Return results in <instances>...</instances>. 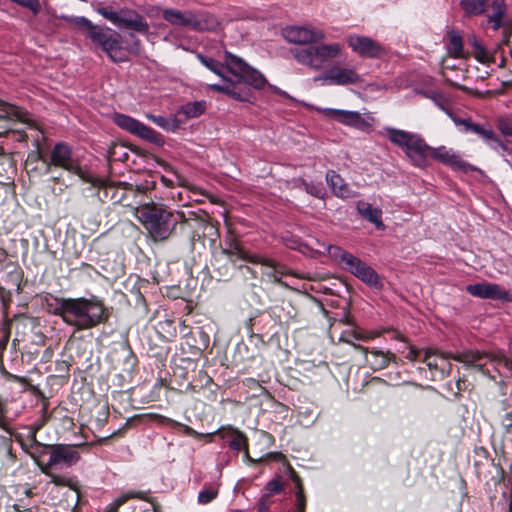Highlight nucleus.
Returning a JSON list of instances; mask_svg holds the SVG:
<instances>
[{"instance_id": "c03bdc74", "label": "nucleus", "mask_w": 512, "mask_h": 512, "mask_svg": "<svg viewBox=\"0 0 512 512\" xmlns=\"http://www.w3.org/2000/svg\"><path fill=\"white\" fill-rule=\"evenodd\" d=\"M416 93L419 94V95H422L428 99H431L433 100L439 107H441L442 109L443 106L440 104V102L444 99L443 98V95L437 91V90H433V89H419V88H416L415 89Z\"/></svg>"}, {"instance_id": "2eb2a0df", "label": "nucleus", "mask_w": 512, "mask_h": 512, "mask_svg": "<svg viewBox=\"0 0 512 512\" xmlns=\"http://www.w3.org/2000/svg\"><path fill=\"white\" fill-rule=\"evenodd\" d=\"M347 44L354 53L362 58L377 59L385 55V47L378 41L363 35L353 34L347 37Z\"/></svg>"}, {"instance_id": "3c124183", "label": "nucleus", "mask_w": 512, "mask_h": 512, "mask_svg": "<svg viewBox=\"0 0 512 512\" xmlns=\"http://www.w3.org/2000/svg\"><path fill=\"white\" fill-rule=\"evenodd\" d=\"M500 131L509 137H512V121L502 120L499 123Z\"/></svg>"}, {"instance_id": "69168bd1", "label": "nucleus", "mask_w": 512, "mask_h": 512, "mask_svg": "<svg viewBox=\"0 0 512 512\" xmlns=\"http://www.w3.org/2000/svg\"><path fill=\"white\" fill-rule=\"evenodd\" d=\"M32 494L31 490L27 491V495L30 496Z\"/></svg>"}, {"instance_id": "f8f14e48", "label": "nucleus", "mask_w": 512, "mask_h": 512, "mask_svg": "<svg viewBox=\"0 0 512 512\" xmlns=\"http://www.w3.org/2000/svg\"><path fill=\"white\" fill-rule=\"evenodd\" d=\"M101 16L118 27H123L141 34H147L149 24L137 11L124 8L115 11L111 6H102L96 10Z\"/></svg>"}, {"instance_id": "f3484780", "label": "nucleus", "mask_w": 512, "mask_h": 512, "mask_svg": "<svg viewBox=\"0 0 512 512\" xmlns=\"http://www.w3.org/2000/svg\"><path fill=\"white\" fill-rule=\"evenodd\" d=\"M487 22L494 31L504 28V41L507 42L511 35V27L506 20L507 6L504 0H491L486 2Z\"/></svg>"}, {"instance_id": "9d476101", "label": "nucleus", "mask_w": 512, "mask_h": 512, "mask_svg": "<svg viewBox=\"0 0 512 512\" xmlns=\"http://www.w3.org/2000/svg\"><path fill=\"white\" fill-rule=\"evenodd\" d=\"M448 357H453V360L461 362L466 366L474 367L492 379H495V376L491 375L490 371L485 368L487 362H490L494 365V368L499 375L501 374L500 367H503L512 372V361L508 359L501 351L481 352L479 350H465L458 352L456 355H449Z\"/></svg>"}, {"instance_id": "13d9d810", "label": "nucleus", "mask_w": 512, "mask_h": 512, "mask_svg": "<svg viewBox=\"0 0 512 512\" xmlns=\"http://www.w3.org/2000/svg\"><path fill=\"white\" fill-rule=\"evenodd\" d=\"M237 267H238V268H240V269H245L247 272L251 273V274L253 275V277H255V275H254V271H253L249 266H246V265H244V266H243V265H239V266H237Z\"/></svg>"}, {"instance_id": "393cba45", "label": "nucleus", "mask_w": 512, "mask_h": 512, "mask_svg": "<svg viewBox=\"0 0 512 512\" xmlns=\"http://www.w3.org/2000/svg\"><path fill=\"white\" fill-rule=\"evenodd\" d=\"M357 210L363 218L373 223L378 229H384L382 221V211L379 208L373 207L370 203L359 201Z\"/></svg>"}, {"instance_id": "423d86ee", "label": "nucleus", "mask_w": 512, "mask_h": 512, "mask_svg": "<svg viewBox=\"0 0 512 512\" xmlns=\"http://www.w3.org/2000/svg\"><path fill=\"white\" fill-rule=\"evenodd\" d=\"M60 18L74 24L83 31L85 36L94 44L100 46L113 62H122L125 60L123 57H117L115 55V53L121 49L122 42V37L118 32L113 31L107 26L95 25L83 16L70 17L63 15Z\"/></svg>"}, {"instance_id": "4c0bfd02", "label": "nucleus", "mask_w": 512, "mask_h": 512, "mask_svg": "<svg viewBox=\"0 0 512 512\" xmlns=\"http://www.w3.org/2000/svg\"><path fill=\"white\" fill-rule=\"evenodd\" d=\"M157 418H158V422L160 424L169 426L171 428H179L187 436H191V437H198L199 436V433L197 431H195L193 428H191L190 426H188V425L182 424L180 422H177V421H175V420H173L171 418H168V417H165V416H162V415H157Z\"/></svg>"}, {"instance_id": "de8ad7c7", "label": "nucleus", "mask_w": 512, "mask_h": 512, "mask_svg": "<svg viewBox=\"0 0 512 512\" xmlns=\"http://www.w3.org/2000/svg\"><path fill=\"white\" fill-rule=\"evenodd\" d=\"M282 489L283 484L278 479H273L266 484L265 493L273 496L274 494L280 493Z\"/></svg>"}, {"instance_id": "f03ea898", "label": "nucleus", "mask_w": 512, "mask_h": 512, "mask_svg": "<svg viewBox=\"0 0 512 512\" xmlns=\"http://www.w3.org/2000/svg\"><path fill=\"white\" fill-rule=\"evenodd\" d=\"M225 63L233 78L225 74V78H221L223 83L210 84V90L226 94L237 101L250 102L253 98L252 88L260 90L267 84V80L258 70L230 52H225Z\"/></svg>"}, {"instance_id": "4d7b16f0", "label": "nucleus", "mask_w": 512, "mask_h": 512, "mask_svg": "<svg viewBox=\"0 0 512 512\" xmlns=\"http://www.w3.org/2000/svg\"><path fill=\"white\" fill-rule=\"evenodd\" d=\"M0 428L8 433H11L10 427L1 418H0Z\"/></svg>"}, {"instance_id": "473e14b6", "label": "nucleus", "mask_w": 512, "mask_h": 512, "mask_svg": "<svg viewBox=\"0 0 512 512\" xmlns=\"http://www.w3.org/2000/svg\"><path fill=\"white\" fill-rule=\"evenodd\" d=\"M4 269H10V271L6 275V282L11 283L17 287V291L21 290V281L23 277V271L20 266L15 262H7L4 266Z\"/></svg>"}, {"instance_id": "ea45409f", "label": "nucleus", "mask_w": 512, "mask_h": 512, "mask_svg": "<svg viewBox=\"0 0 512 512\" xmlns=\"http://www.w3.org/2000/svg\"><path fill=\"white\" fill-rule=\"evenodd\" d=\"M343 45L340 43L325 44L322 43V62L328 59H334L340 56Z\"/></svg>"}, {"instance_id": "0eeeda50", "label": "nucleus", "mask_w": 512, "mask_h": 512, "mask_svg": "<svg viewBox=\"0 0 512 512\" xmlns=\"http://www.w3.org/2000/svg\"><path fill=\"white\" fill-rule=\"evenodd\" d=\"M383 135L393 145L402 150L412 166L420 169L427 168V149L429 145L420 134L393 127H384Z\"/></svg>"}, {"instance_id": "412c9836", "label": "nucleus", "mask_w": 512, "mask_h": 512, "mask_svg": "<svg viewBox=\"0 0 512 512\" xmlns=\"http://www.w3.org/2000/svg\"><path fill=\"white\" fill-rule=\"evenodd\" d=\"M322 115L360 130H364L369 126L368 122L356 111L325 108L322 109Z\"/></svg>"}, {"instance_id": "c9c22d12", "label": "nucleus", "mask_w": 512, "mask_h": 512, "mask_svg": "<svg viewBox=\"0 0 512 512\" xmlns=\"http://www.w3.org/2000/svg\"><path fill=\"white\" fill-rule=\"evenodd\" d=\"M146 117L166 131L175 132L179 128V123L175 118H166L160 115L147 114Z\"/></svg>"}, {"instance_id": "6e6d98bb", "label": "nucleus", "mask_w": 512, "mask_h": 512, "mask_svg": "<svg viewBox=\"0 0 512 512\" xmlns=\"http://www.w3.org/2000/svg\"><path fill=\"white\" fill-rule=\"evenodd\" d=\"M282 457L281 453H269L267 454L268 459L279 460Z\"/></svg>"}, {"instance_id": "20e7f679", "label": "nucleus", "mask_w": 512, "mask_h": 512, "mask_svg": "<svg viewBox=\"0 0 512 512\" xmlns=\"http://www.w3.org/2000/svg\"><path fill=\"white\" fill-rule=\"evenodd\" d=\"M135 215L154 242L167 241L176 234L178 225L186 224L190 219L183 211L156 202L141 204Z\"/></svg>"}, {"instance_id": "bf43d9fd", "label": "nucleus", "mask_w": 512, "mask_h": 512, "mask_svg": "<svg viewBox=\"0 0 512 512\" xmlns=\"http://www.w3.org/2000/svg\"><path fill=\"white\" fill-rule=\"evenodd\" d=\"M51 180H52L54 183H61V182H62L61 177H59V176H53V177L51 178Z\"/></svg>"}, {"instance_id": "5701e85b", "label": "nucleus", "mask_w": 512, "mask_h": 512, "mask_svg": "<svg viewBox=\"0 0 512 512\" xmlns=\"http://www.w3.org/2000/svg\"><path fill=\"white\" fill-rule=\"evenodd\" d=\"M214 434L226 440L229 448L236 452H240L241 449H245L249 445L248 437L232 426L221 427Z\"/></svg>"}, {"instance_id": "a878e982", "label": "nucleus", "mask_w": 512, "mask_h": 512, "mask_svg": "<svg viewBox=\"0 0 512 512\" xmlns=\"http://www.w3.org/2000/svg\"><path fill=\"white\" fill-rule=\"evenodd\" d=\"M466 132H472L477 134L484 141L493 145V147L501 146L503 149H505V145L501 142L498 135L490 127L482 126L471 122Z\"/></svg>"}, {"instance_id": "a18cd8bd", "label": "nucleus", "mask_w": 512, "mask_h": 512, "mask_svg": "<svg viewBox=\"0 0 512 512\" xmlns=\"http://www.w3.org/2000/svg\"><path fill=\"white\" fill-rule=\"evenodd\" d=\"M218 495V490L211 487L205 488L198 494V502L200 504H208L213 501Z\"/></svg>"}, {"instance_id": "f704fd0d", "label": "nucleus", "mask_w": 512, "mask_h": 512, "mask_svg": "<svg viewBox=\"0 0 512 512\" xmlns=\"http://www.w3.org/2000/svg\"><path fill=\"white\" fill-rule=\"evenodd\" d=\"M486 0H461L460 5L466 15H480L486 9Z\"/></svg>"}, {"instance_id": "864d4df0", "label": "nucleus", "mask_w": 512, "mask_h": 512, "mask_svg": "<svg viewBox=\"0 0 512 512\" xmlns=\"http://www.w3.org/2000/svg\"><path fill=\"white\" fill-rule=\"evenodd\" d=\"M248 447H249V445H248V446H246V448H245V449H241V451H242V452H243V454H244V460H245V461H248V462H250V463H255V462H256V460H255V459H253V458L250 456Z\"/></svg>"}, {"instance_id": "2f4dec72", "label": "nucleus", "mask_w": 512, "mask_h": 512, "mask_svg": "<svg viewBox=\"0 0 512 512\" xmlns=\"http://www.w3.org/2000/svg\"><path fill=\"white\" fill-rule=\"evenodd\" d=\"M197 58L206 68L221 78H225V74L229 73L225 62L222 64L221 62L202 54H197Z\"/></svg>"}, {"instance_id": "0e129e2a", "label": "nucleus", "mask_w": 512, "mask_h": 512, "mask_svg": "<svg viewBox=\"0 0 512 512\" xmlns=\"http://www.w3.org/2000/svg\"><path fill=\"white\" fill-rule=\"evenodd\" d=\"M82 267H90V265H89V264H87V263H83V264H82Z\"/></svg>"}, {"instance_id": "680f3d73", "label": "nucleus", "mask_w": 512, "mask_h": 512, "mask_svg": "<svg viewBox=\"0 0 512 512\" xmlns=\"http://www.w3.org/2000/svg\"><path fill=\"white\" fill-rule=\"evenodd\" d=\"M505 429H506V432L507 433H512V424H508L505 426Z\"/></svg>"}, {"instance_id": "e2e57ef3", "label": "nucleus", "mask_w": 512, "mask_h": 512, "mask_svg": "<svg viewBox=\"0 0 512 512\" xmlns=\"http://www.w3.org/2000/svg\"><path fill=\"white\" fill-rule=\"evenodd\" d=\"M311 193H312V194H315V196H317V197H318V191H317V190H315V192H314V191H311Z\"/></svg>"}, {"instance_id": "09e8293b", "label": "nucleus", "mask_w": 512, "mask_h": 512, "mask_svg": "<svg viewBox=\"0 0 512 512\" xmlns=\"http://www.w3.org/2000/svg\"><path fill=\"white\" fill-rule=\"evenodd\" d=\"M272 496L264 493L257 503V510L259 512H267L272 504Z\"/></svg>"}, {"instance_id": "49530a36", "label": "nucleus", "mask_w": 512, "mask_h": 512, "mask_svg": "<svg viewBox=\"0 0 512 512\" xmlns=\"http://www.w3.org/2000/svg\"><path fill=\"white\" fill-rule=\"evenodd\" d=\"M13 2L29 9L34 15L41 11V4L39 0H12Z\"/></svg>"}, {"instance_id": "9b49d317", "label": "nucleus", "mask_w": 512, "mask_h": 512, "mask_svg": "<svg viewBox=\"0 0 512 512\" xmlns=\"http://www.w3.org/2000/svg\"><path fill=\"white\" fill-rule=\"evenodd\" d=\"M328 327V336L330 340L335 342H345L352 345L355 349H358L365 354L369 351L366 347L356 344L355 340L366 341L371 336L363 335L355 329L354 325L349 321L348 314L345 308H341L340 311L335 312V315L331 318Z\"/></svg>"}, {"instance_id": "aec40b11", "label": "nucleus", "mask_w": 512, "mask_h": 512, "mask_svg": "<svg viewBox=\"0 0 512 512\" xmlns=\"http://www.w3.org/2000/svg\"><path fill=\"white\" fill-rule=\"evenodd\" d=\"M296 61L311 69L320 68V40L319 37L304 46H296L290 50Z\"/></svg>"}, {"instance_id": "37998d69", "label": "nucleus", "mask_w": 512, "mask_h": 512, "mask_svg": "<svg viewBox=\"0 0 512 512\" xmlns=\"http://www.w3.org/2000/svg\"><path fill=\"white\" fill-rule=\"evenodd\" d=\"M370 353L373 355L374 357V361L371 362L372 366L375 368V369H384L388 366L389 362H390V353H383L382 351H377V350H372L370 351ZM391 356L394 357L393 354H391Z\"/></svg>"}, {"instance_id": "bb28decb", "label": "nucleus", "mask_w": 512, "mask_h": 512, "mask_svg": "<svg viewBox=\"0 0 512 512\" xmlns=\"http://www.w3.org/2000/svg\"><path fill=\"white\" fill-rule=\"evenodd\" d=\"M457 353H443L437 349L427 348L424 350V356L420 361L426 363L430 370H441L444 371L445 368L439 365V360L442 362L448 359H453V357H448L449 355H456Z\"/></svg>"}, {"instance_id": "f257e3e1", "label": "nucleus", "mask_w": 512, "mask_h": 512, "mask_svg": "<svg viewBox=\"0 0 512 512\" xmlns=\"http://www.w3.org/2000/svg\"><path fill=\"white\" fill-rule=\"evenodd\" d=\"M44 303L50 314L60 317L77 331L89 330L109 321L110 311L97 296L64 298L48 293Z\"/></svg>"}, {"instance_id": "a19ab883", "label": "nucleus", "mask_w": 512, "mask_h": 512, "mask_svg": "<svg viewBox=\"0 0 512 512\" xmlns=\"http://www.w3.org/2000/svg\"><path fill=\"white\" fill-rule=\"evenodd\" d=\"M0 302L2 305V313L4 322H12L11 319L8 318V309L12 302V293L9 290H6L3 286H0Z\"/></svg>"}, {"instance_id": "dca6fc26", "label": "nucleus", "mask_w": 512, "mask_h": 512, "mask_svg": "<svg viewBox=\"0 0 512 512\" xmlns=\"http://www.w3.org/2000/svg\"><path fill=\"white\" fill-rule=\"evenodd\" d=\"M430 160H436L453 170L463 172L475 170L471 164L461 159L452 149H448L445 146L435 148L429 145L427 149V167L430 166Z\"/></svg>"}, {"instance_id": "4be33fe9", "label": "nucleus", "mask_w": 512, "mask_h": 512, "mask_svg": "<svg viewBox=\"0 0 512 512\" xmlns=\"http://www.w3.org/2000/svg\"><path fill=\"white\" fill-rule=\"evenodd\" d=\"M281 34L286 41L296 44L297 46H304L309 44L319 37L315 30L305 26L296 25L284 27L281 31Z\"/></svg>"}, {"instance_id": "4468645a", "label": "nucleus", "mask_w": 512, "mask_h": 512, "mask_svg": "<svg viewBox=\"0 0 512 512\" xmlns=\"http://www.w3.org/2000/svg\"><path fill=\"white\" fill-rule=\"evenodd\" d=\"M362 81L355 68L335 63L322 71V83L337 86L355 85Z\"/></svg>"}, {"instance_id": "39448f33", "label": "nucleus", "mask_w": 512, "mask_h": 512, "mask_svg": "<svg viewBox=\"0 0 512 512\" xmlns=\"http://www.w3.org/2000/svg\"><path fill=\"white\" fill-rule=\"evenodd\" d=\"M28 160L43 162L45 174L51 173L54 167H58L77 175L93 187L108 188L109 186V179L95 176L89 171L82 169L78 160L73 157L71 147L64 142H59L52 148L50 157H47L41 151H36L29 154Z\"/></svg>"}, {"instance_id": "b1692460", "label": "nucleus", "mask_w": 512, "mask_h": 512, "mask_svg": "<svg viewBox=\"0 0 512 512\" xmlns=\"http://www.w3.org/2000/svg\"><path fill=\"white\" fill-rule=\"evenodd\" d=\"M326 181L332 192L340 198H351L355 193L345 183L344 179L335 171L326 174Z\"/></svg>"}, {"instance_id": "5fc2aeb1", "label": "nucleus", "mask_w": 512, "mask_h": 512, "mask_svg": "<svg viewBox=\"0 0 512 512\" xmlns=\"http://www.w3.org/2000/svg\"><path fill=\"white\" fill-rule=\"evenodd\" d=\"M8 258V252L4 248H0V263L6 262Z\"/></svg>"}, {"instance_id": "6ab92c4d", "label": "nucleus", "mask_w": 512, "mask_h": 512, "mask_svg": "<svg viewBox=\"0 0 512 512\" xmlns=\"http://www.w3.org/2000/svg\"><path fill=\"white\" fill-rule=\"evenodd\" d=\"M343 269L370 286L377 287L380 285V277L377 272L367 263L354 255L348 258Z\"/></svg>"}, {"instance_id": "c756f323", "label": "nucleus", "mask_w": 512, "mask_h": 512, "mask_svg": "<svg viewBox=\"0 0 512 512\" xmlns=\"http://www.w3.org/2000/svg\"><path fill=\"white\" fill-rule=\"evenodd\" d=\"M343 301L344 300L341 299L339 296H332L329 288L322 286V314H324L325 317H327L328 321L331 320L335 313H332L329 310H327V307H338L340 302Z\"/></svg>"}, {"instance_id": "cd10ccee", "label": "nucleus", "mask_w": 512, "mask_h": 512, "mask_svg": "<svg viewBox=\"0 0 512 512\" xmlns=\"http://www.w3.org/2000/svg\"><path fill=\"white\" fill-rule=\"evenodd\" d=\"M131 499L149 501V491H127L115 499L104 512H118L119 508Z\"/></svg>"}, {"instance_id": "052dcab7", "label": "nucleus", "mask_w": 512, "mask_h": 512, "mask_svg": "<svg viewBox=\"0 0 512 512\" xmlns=\"http://www.w3.org/2000/svg\"><path fill=\"white\" fill-rule=\"evenodd\" d=\"M451 84H452L454 87H457V88H459V89H461V90H463V91H466V90H467V88H466L465 86H462V85H459V84H456V83H451Z\"/></svg>"}, {"instance_id": "79ce46f5", "label": "nucleus", "mask_w": 512, "mask_h": 512, "mask_svg": "<svg viewBox=\"0 0 512 512\" xmlns=\"http://www.w3.org/2000/svg\"><path fill=\"white\" fill-rule=\"evenodd\" d=\"M472 46L474 48L475 58L482 62H488L490 60V52L475 38L471 39Z\"/></svg>"}, {"instance_id": "7c9ffc66", "label": "nucleus", "mask_w": 512, "mask_h": 512, "mask_svg": "<svg viewBox=\"0 0 512 512\" xmlns=\"http://www.w3.org/2000/svg\"><path fill=\"white\" fill-rule=\"evenodd\" d=\"M289 476L295 484V496H296L295 506H296L297 512H305L306 501H305V497L303 495V487H302L301 479L299 478V476L297 475V473L291 466H289Z\"/></svg>"}, {"instance_id": "1a4fd4ad", "label": "nucleus", "mask_w": 512, "mask_h": 512, "mask_svg": "<svg viewBox=\"0 0 512 512\" xmlns=\"http://www.w3.org/2000/svg\"><path fill=\"white\" fill-rule=\"evenodd\" d=\"M162 18L173 26L188 28L197 32L215 31L219 22L217 18L206 11L164 9Z\"/></svg>"}, {"instance_id": "58836bf2", "label": "nucleus", "mask_w": 512, "mask_h": 512, "mask_svg": "<svg viewBox=\"0 0 512 512\" xmlns=\"http://www.w3.org/2000/svg\"><path fill=\"white\" fill-rule=\"evenodd\" d=\"M327 252L330 258H332L336 263H338L342 268L344 264L348 261V258L352 256L351 253L343 250L339 246L330 245L327 248Z\"/></svg>"}, {"instance_id": "e433bc0d", "label": "nucleus", "mask_w": 512, "mask_h": 512, "mask_svg": "<svg viewBox=\"0 0 512 512\" xmlns=\"http://www.w3.org/2000/svg\"><path fill=\"white\" fill-rule=\"evenodd\" d=\"M448 51L453 57H460L463 52V40L460 34L456 31L448 32Z\"/></svg>"}, {"instance_id": "72a5a7b5", "label": "nucleus", "mask_w": 512, "mask_h": 512, "mask_svg": "<svg viewBox=\"0 0 512 512\" xmlns=\"http://www.w3.org/2000/svg\"><path fill=\"white\" fill-rule=\"evenodd\" d=\"M205 111L206 102L203 100L188 102L185 105H183L180 109V112L183 113L186 118H197L204 114Z\"/></svg>"}, {"instance_id": "ddd939ff", "label": "nucleus", "mask_w": 512, "mask_h": 512, "mask_svg": "<svg viewBox=\"0 0 512 512\" xmlns=\"http://www.w3.org/2000/svg\"><path fill=\"white\" fill-rule=\"evenodd\" d=\"M113 120L119 128L132 135L158 146L164 144L163 136L160 133L131 116L116 113Z\"/></svg>"}, {"instance_id": "c85d7f7f", "label": "nucleus", "mask_w": 512, "mask_h": 512, "mask_svg": "<svg viewBox=\"0 0 512 512\" xmlns=\"http://www.w3.org/2000/svg\"><path fill=\"white\" fill-rule=\"evenodd\" d=\"M0 118L27 121V113L23 109L0 100Z\"/></svg>"}, {"instance_id": "8fccbe9b", "label": "nucleus", "mask_w": 512, "mask_h": 512, "mask_svg": "<svg viewBox=\"0 0 512 512\" xmlns=\"http://www.w3.org/2000/svg\"><path fill=\"white\" fill-rule=\"evenodd\" d=\"M444 110L457 126H463L464 131H467L468 126L471 123L470 119L459 118L452 111H450L448 109H444Z\"/></svg>"}, {"instance_id": "603ef678", "label": "nucleus", "mask_w": 512, "mask_h": 512, "mask_svg": "<svg viewBox=\"0 0 512 512\" xmlns=\"http://www.w3.org/2000/svg\"><path fill=\"white\" fill-rule=\"evenodd\" d=\"M422 353L424 354V351L416 349L413 346H410L406 358L410 361H417Z\"/></svg>"}, {"instance_id": "a211bd4d", "label": "nucleus", "mask_w": 512, "mask_h": 512, "mask_svg": "<svg viewBox=\"0 0 512 512\" xmlns=\"http://www.w3.org/2000/svg\"><path fill=\"white\" fill-rule=\"evenodd\" d=\"M466 291L470 295L481 299L499 300L503 302L512 301V294L496 283L484 281L469 284L466 286Z\"/></svg>"}, {"instance_id": "6e6552de", "label": "nucleus", "mask_w": 512, "mask_h": 512, "mask_svg": "<svg viewBox=\"0 0 512 512\" xmlns=\"http://www.w3.org/2000/svg\"><path fill=\"white\" fill-rule=\"evenodd\" d=\"M222 253L227 256L228 260L234 266H237L238 260L262 265V267L265 269L264 273L275 283L282 284V276L289 273L288 268L285 265L270 258H266L257 254H251L237 240L228 241L226 243V247L222 250Z\"/></svg>"}, {"instance_id": "7ed1b4c3", "label": "nucleus", "mask_w": 512, "mask_h": 512, "mask_svg": "<svg viewBox=\"0 0 512 512\" xmlns=\"http://www.w3.org/2000/svg\"><path fill=\"white\" fill-rule=\"evenodd\" d=\"M40 427L41 426L37 427L31 434V447L39 453H43L45 449H49V461L46 464L38 463L41 472L50 478V483L59 487H69L77 493L79 498L80 487L77 479L66 474L60 475L54 472L55 470L70 468L78 463L81 456L77 446L69 444H55L49 446L38 442L36 432Z\"/></svg>"}]
</instances>
